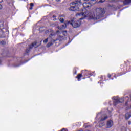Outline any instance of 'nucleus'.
<instances>
[{
    "instance_id": "obj_20",
    "label": "nucleus",
    "mask_w": 131,
    "mask_h": 131,
    "mask_svg": "<svg viewBox=\"0 0 131 131\" xmlns=\"http://www.w3.org/2000/svg\"><path fill=\"white\" fill-rule=\"evenodd\" d=\"M30 10H32V7L31 6V7H30Z\"/></svg>"
},
{
    "instance_id": "obj_10",
    "label": "nucleus",
    "mask_w": 131,
    "mask_h": 131,
    "mask_svg": "<svg viewBox=\"0 0 131 131\" xmlns=\"http://www.w3.org/2000/svg\"><path fill=\"white\" fill-rule=\"evenodd\" d=\"M81 76H82V75H81V74H79L76 77V78L78 79V81H79V80H80V78H81Z\"/></svg>"
},
{
    "instance_id": "obj_26",
    "label": "nucleus",
    "mask_w": 131,
    "mask_h": 131,
    "mask_svg": "<svg viewBox=\"0 0 131 131\" xmlns=\"http://www.w3.org/2000/svg\"><path fill=\"white\" fill-rule=\"evenodd\" d=\"M111 77V76L110 75H108V77Z\"/></svg>"
},
{
    "instance_id": "obj_1",
    "label": "nucleus",
    "mask_w": 131,
    "mask_h": 131,
    "mask_svg": "<svg viewBox=\"0 0 131 131\" xmlns=\"http://www.w3.org/2000/svg\"><path fill=\"white\" fill-rule=\"evenodd\" d=\"M97 3V0H91L90 2H85L83 4V7L84 8L83 12L81 13H78L76 15V17L80 18V20H82L84 18H87L89 20H97L99 19V15L105 12L103 8H98L91 11H89L88 8H91L92 6Z\"/></svg>"
},
{
    "instance_id": "obj_27",
    "label": "nucleus",
    "mask_w": 131,
    "mask_h": 131,
    "mask_svg": "<svg viewBox=\"0 0 131 131\" xmlns=\"http://www.w3.org/2000/svg\"><path fill=\"white\" fill-rule=\"evenodd\" d=\"M127 99H128V97H126Z\"/></svg>"
},
{
    "instance_id": "obj_18",
    "label": "nucleus",
    "mask_w": 131,
    "mask_h": 131,
    "mask_svg": "<svg viewBox=\"0 0 131 131\" xmlns=\"http://www.w3.org/2000/svg\"><path fill=\"white\" fill-rule=\"evenodd\" d=\"M52 44H51V45H50V44H48L47 45V47H48V48H49V47H50V46H51Z\"/></svg>"
},
{
    "instance_id": "obj_5",
    "label": "nucleus",
    "mask_w": 131,
    "mask_h": 131,
    "mask_svg": "<svg viewBox=\"0 0 131 131\" xmlns=\"http://www.w3.org/2000/svg\"><path fill=\"white\" fill-rule=\"evenodd\" d=\"M97 118H99V121H104V120H106V119H107V117L105 115H101V114H99L97 115Z\"/></svg>"
},
{
    "instance_id": "obj_11",
    "label": "nucleus",
    "mask_w": 131,
    "mask_h": 131,
    "mask_svg": "<svg viewBox=\"0 0 131 131\" xmlns=\"http://www.w3.org/2000/svg\"><path fill=\"white\" fill-rule=\"evenodd\" d=\"M35 45H36V42H35L33 43L30 46V49H32V48H33V47H34Z\"/></svg>"
},
{
    "instance_id": "obj_7",
    "label": "nucleus",
    "mask_w": 131,
    "mask_h": 131,
    "mask_svg": "<svg viewBox=\"0 0 131 131\" xmlns=\"http://www.w3.org/2000/svg\"><path fill=\"white\" fill-rule=\"evenodd\" d=\"M113 124V122H112V121L110 120L107 121V128H110V127H112Z\"/></svg>"
},
{
    "instance_id": "obj_12",
    "label": "nucleus",
    "mask_w": 131,
    "mask_h": 131,
    "mask_svg": "<svg viewBox=\"0 0 131 131\" xmlns=\"http://www.w3.org/2000/svg\"><path fill=\"white\" fill-rule=\"evenodd\" d=\"M105 125V123H100L99 127H102V126H104Z\"/></svg>"
},
{
    "instance_id": "obj_6",
    "label": "nucleus",
    "mask_w": 131,
    "mask_h": 131,
    "mask_svg": "<svg viewBox=\"0 0 131 131\" xmlns=\"http://www.w3.org/2000/svg\"><path fill=\"white\" fill-rule=\"evenodd\" d=\"M113 100H114V103H122L123 102V98H121V99H119L117 97H113Z\"/></svg>"
},
{
    "instance_id": "obj_9",
    "label": "nucleus",
    "mask_w": 131,
    "mask_h": 131,
    "mask_svg": "<svg viewBox=\"0 0 131 131\" xmlns=\"http://www.w3.org/2000/svg\"><path fill=\"white\" fill-rule=\"evenodd\" d=\"M131 2V0H125L124 2H123V4L124 5H128V4H129V3Z\"/></svg>"
},
{
    "instance_id": "obj_15",
    "label": "nucleus",
    "mask_w": 131,
    "mask_h": 131,
    "mask_svg": "<svg viewBox=\"0 0 131 131\" xmlns=\"http://www.w3.org/2000/svg\"><path fill=\"white\" fill-rule=\"evenodd\" d=\"M105 1H106V0H100V1H99V3H104V2H105Z\"/></svg>"
},
{
    "instance_id": "obj_25",
    "label": "nucleus",
    "mask_w": 131,
    "mask_h": 131,
    "mask_svg": "<svg viewBox=\"0 0 131 131\" xmlns=\"http://www.w3.org/2000/svg\"><path fill=\"white\" fill-rule=\"evenodd\" d=\"M46 32H49V31H47Z\"/></svg>"
},
{
    "instance_id": "obj_24",
    "label": "nucleus",
    "mask_w": 131,
    "mask_h": 131,
    "mask_svg": "<svg viewBox=\"0 0 131 131\" xmlns=\"http://www.w3.org/2000/svg\"><path fill=\"white\" fill-rule=\"evenodd\" d=\"M127 104V103H125V105H126Z\"/></svg>"
},
{
    "instance_id": "obj_8",
    "label": "nucleus",
    "mask_w": 131,
    "mask_h": 131,
    "mask_svg": "<svg viewBox=\"0 0 131 131\" xmlns=\"http://www.w3.org/2000/svg\"><path fill=\"white\" fill-rule=\"evenodd\" d=\"M130 116H131L130 114L129 113H127L125 114V117L126 119H128V118H129Z\"/></svg>"
},
{
    "instance_id": "obj_4",
    "label": "nucleus",
    "mask_w": 131,
    "mask_h": 131,
    "mask_svg": "<svg viewBox=\"0 0 131 131\" xmlns=\"http://www.w3.org/2000/svg\"><path fill=\"white\" fill-rule=\"evenodd\" d=\"M76 3L72 2L70 4L69 10L70 11H78L79 10V4H80V0H75Z\"/></svg>"
},
{
    "instance_id": "obj_21",
    "label": "nucleus",
    "mask_w": 131,
    "mask_h": 131,
    "mask_svg": "<svg viewBox=\"0 0 131 131\" xmlns=\"http://www.w3.org/2000/svg\"><path fill=\"white\" fill-rule=\"evenodd\" d=\"M58 29H60V30L62 29L61 28H60V27H58Z\"/></svg>"
},
{
    "instance_id": "obj_16",
    "label": "nucleus",
    "mask_w": 131,
    "mask_h": 131,
    "mask_svg": "<svg viewBox=\"0 0 131 131\" xmlns=\"http://www.w3.org/2000/svg\"><path fill=\"white\" fill-rule=\"evenodd\" d=\"M33 3H31L30 4V6H31V7H33Z\"/></svg>"
},
{
    "instance_id": "obj_13",
    "label": "nucleus",
    "mask_w": 131,
    "mask_h": 131,
    "mask_svg": "<svg viewBox=\"0 0 131 131\" xmlns=\"http://www.w3.org/2000/svg\"><path fill=\"white\" fill-rule=\"evenodd\" d=\"M4 27V23L0 21V28Z\"/></svg>"
},
{
    "instance_id": "obj_14",
    "label": "nucleus",
    "mask_w": 131,
    "mask_h": 131,
    "mask_svg": "<svg viewBox=\"0 0 131 131\" xmlns=\"http://www.w3.org/2000/svg\"><path fill=\"white\" fill-rule=\"evenodd\" d=\"M59 21H60V22H61V23H62V22H64V18H59Z\"/></svg>"
},
{
    "instance_id": "obj_3",
    "label": "nucleus",
    "mask_w": 131,
    "mask_h": 131,
    "mask_svg": "<svg viewBox=\"0 0 131 131\" xmlns=\"http://www.w3.org/2000/svg\"><path fill=\"white\" fill-rule=\"evenodd\" d=\"M61 33V32H60V31L59 30H57L56 33L52 31V33L49 35V37L43 40V42L44 43H47V42L49 41V40H51V41L52 40L53 41H55V40L53 39V38H54V36H55V35H58V36H60Z\"/></svg>"
},
{
    "instance_id": "obj_19",
    "label": "nucleus",
    "mask_w": 131,
    "mask_h": 131,
    "mask_svg": "<svg viewBox=\"0 0 131 131\" xmlns=\"http://www.w3.org/2000/svg\"><path fill=\"white\" fill-rule=\"evenodd\" d=\"M53 20H54V21H56V20H57V18H54L53 19Z\"/></svg>"
},
{
    "instance_id": "obj_2",
    "label": "nucleus",
    "mask_w": 131,
    "mask_h": 131,
    "mask_svg": "<svg viewBox=\"0 0 131 131\" xmlns=\"http://www.w3.org/2000/svg\"><path fill=\"white\" fill-rule=\"evenodd\" d=\"M68 25H71L74 28H77V27H79V26H80V22H78L75 20H72V21H67L62 25V29L66 28Z\"/></svg>"
},
{
    "instance_id": "obj_22",
    "label": "nucleus",
    "mask_w": 131,
    "mask_h": 131,
    "mask_svg": "<svg viewBox=\"0 0 131 131\" xmlns=\"http://www.w3.org/2000/svg\"><path fill=\"white\" fill-rule=\"evenodd\" d=\"M84 1H86V2H88V1H89V0H84Z\"/></svg>"
},
{
    "instance_id": "obj_17",
    "label": "nucleus",
    "mask_w": 131,
    "mask_h": 131,
    "mask_svg": "<svg viewBox=\"0 0 131 131\" xmlns=\"http://www.w3.org/2000/svg\"><path fill=\"white\" fill-rule=\"evenodd\" d=\"M2 9H3V6L2 5H0V10H2Z\"/></svg>"
},
{
    "instance_id": "obj_23",
    "label": "nucleus",
    "mask_w": 131,
    "mask_h": 131,
    "mask_svg": "<svg viewBox=\"0 0 131 131\" xmlns=\"http://www.w3.org/2000/svg\"><path fill=\"white\" fill-rule=\"evenodd\" d=\"M57 2H59L60 0H56Z\"/></svg>"
}]
</instances>
